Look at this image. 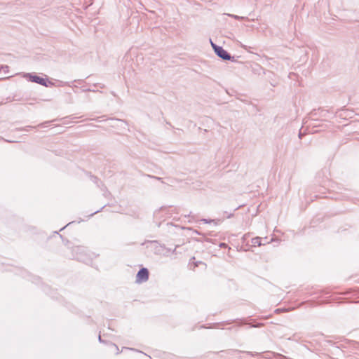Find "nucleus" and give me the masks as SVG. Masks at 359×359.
I'll use <instances>...</instances> for the list:
<instances>
[{
    "label": "nucleus",
    "mask_w": 359,
    "mask_h": 359,
    "mask_svg": "<svg viewBox=\"0 0 359 359\" xmlns=\"http://www.w3.org/2000/svg\"><path fill=\"white\" fill-rule=\"evenodd\" d=\"M74 258L86 264L91 263L92 260L96 258L98 255L95 252H90L89 250L84 246H75L72 248Z\"/></svg>",
    "instance_id": "f257e3e1"
},
{
    "label": "nucleus",
    "mask_w": 359,
    "mask_h": 359,
    "mask_svg": "<svg viewBox=\"0 0 359 359\" xmlns=\"http://www.w3.org/2000/svg\"><path fill=\"white\" fill-rule=\"evenodd\" d=\"M211 45L212 48L214 49L216 55L222 58L224 60H231L233 62H236L237 60L235 57L231 56V55L225 50L222 46H219L211 41Z\"/></svg>",
    "instance_id": "f03ea898"
},
{
    "label": "nucleus",
    "mask_w": 359,
    "mask_h": 359,
    "mask_svg": "<svg viewBox=\"0 0 359 359\" xmlns=\"http://www.w3.org/2000/svg\"><path fill=\"white\" fill-rule=\"evenodd\" d=\"M25 76L29 78L30 81L41 84L46 87H49L54 85V83L52 81H48L36 75L27 74Z\"/></svg>",
    "instance_id": "7ed1b4c3"
},
{
    "label": "nucleus",
    "mask_w": 359,
    "mask_h": 359,
    "mask_svg": "<svg viewBox=\"0 0 359 359\" xmlns=\"http://www.w3.org/2000/svg\"><path fill=\"white\" fill-rule=\"evenodd\" d=\"M149 270L147 268H142L136 276V283H141L149 279Z\"/></svg>",
    "instance_id": "20e7f679"
},
{
    "label": "nucleus",
    "mask_w": 359,
    "mask_h": 359,
    "mask_svg": "<svg viewBox=\"0 0 359 359\" xmlns=\"http://www.w3.org/2000/svg\"><path fill=\"white\" fill-rule=\"evenodd\" d=\"M261 241H262V238H260V237L253 238L251 240L252 245V246H261L262 245Z\"/></svg>",
    "instance_id": "39448f33"
},
{
    "label": "nucleus",
    "mask_w": 359,
    "mask_h": 359,
    "mask_svg": "<svg viewBox=\"0 0 359 359\" xmlns=\"http://www.w3.org/2000/svg\"><path fill=\"white\" fill-rule=\"evenodd\" d=\"M201 221L204 222L205 224L214 223L215 225L219 224V222H221L220 219H202Z\"/></svg>",
    "instance_id": "423d86ee"
},
{
    "label": "nucleus",
    "mask_w": 359,
    "mask_h": 359,
    "mask_svg": "<svg viewBox=\"0 0 359 359\" xmlns=\"http://www.w3.org/2000/svg\"><path fill=\"white\" fill-rule=\"evenodd\" d=\"M230 17L231 18H233L234 19L236 20H242V19H245L246 18L245 17H241V16H238V15H229Z\"/></svg>",
    "instance_id": "0eeeda50"
},
{
    "label": "nucleus",
    "mask_w": 359,
    "mask_h": 359,
    "mask_svg": "<svg viewBox=\"0 0 359 359\" xmlns=\"http://www.w3.org/2000/svg\"><path fill=\"white\" fill-rule=\"evenodd\" d=\"M219 247H220V248H226V247H227V245H226V243H221L219 244Z\"/></svg>",
    "instance_id": "6e6552de"
},
{
    "label": "nucleus",
    "mask_w": 359,
    "mask_h": 359,
    "mask_svg": "<svg viewBox=\"0 0 359 359\" xmlns=\"http://www.w3.org/2000/svg\"><path fill=\"white\" fill-rule=\"evenodd\" d=\"M113 346H114V348H116V351H117V352H116V353H117V354H118V353H119V349H118V347L116 344H113Z\"/></svg>",
    "instance_id": "1a4fd4ad"
},
{
    "label": "nucleus",
    "mask_w": 359,
    "mask_h": 359,
    "mask_svg": "<svg viewBox=\"0 0 359 359\" xmlns=\"http://www.w3.org/2000/svg\"><path fill=\"white\" fill-rule=\"evenodd\" d=\"M55 120H52L51 121L45 122V123H42L41 125H42L43 126H46V124H48V123H53V122H55Z\"/></svg>",
    "instance_id": "9d476101"
},
{
    "label": "nucleus",
    "mask_w": 359,
    "mask_h": 359,
    "mask_svg": "<svg viewBox=\"0 0 359 359\" xmlns=\"http://www.w3.org/2000/svg\"><path fill=\"white\" fill-rule=\"evenodd\" d=\"M98 339H99V341L101 342V343H104V341L102 339V337L100 335H99V337H98Z\"/></svg>",
    "instance_id": "9b49d317"
},
{
    "label": "nucleus",
    "mask_w": 359,
    "mask_h": 359,
    "mask_svg": "<svg viewBox=\"0 0 359 359\" xmlns=\"http://www.w3.org/2000/svg\"><path fill=\"white\" fill-rule=\"evenodd\" d=\"M241 47H242V48H243L245 50H248V47H247V46H245V45H242V46H241Z\"/></svg>",
    "instance_id": "f8f14e48"
},
{
    "label": "nucleus",
    "mask_w": 359,
    "mask_h": 359,
    "mask_svg": "<svg viewBox=\"0 0 359 359\" xmlns=\"http://www.w3.org/2000/svg\"><path fill=\"white\" fill-rule=\"evenodd\" d=\"M72 224V222H69V224H67L65 226L62 227L60 231L63 230L66 226H67L68 225H69V224Z\"/></svg>",
    "instance_id": "ddd939ff"
},
{
    "label": "nucleus",
    "mask_w": 359,
    "mask_h": 359,
    "mask_svg": "<svg viewBox=\"0 0 359 359\" xmlns=\"http://www.w3.org/2000/svg\"><path fill=\"white\" fill-rule=\"evenodd\" d=\"M99 212H100V210H97V211L94 212L93 213L90 214V216H93V215H95Z\"/></svg>",
    "instance_id": "4468645a"
},
{
    "label": "nucleus",
    "mask_w": 359,
    "mask_h": 359,
    "mask_svg": "<svg viewBox=\"0 0 359 359\" xmlns=\"http://www.w3.org/2000/svg\"><path fill=\"white\" fill-rule=\"evenodd\" d=\"M195 233L198 235H201V233H199L198 231H195Z\"/></svg>",
    "instance_id": "2eb2a0df"
},
{
    "label": "nucleus",
    "mask_w": 359,
    "mask_h": 359,
    "mask_svg": "<svg viewBox=\"0 0 359 359\" xmlns=\"http://www.w3.org/2000/svg\"><path fill=\"white\" fill-rule=\"evenodd\" d=\"M116 122H121L120 120H115Z\"/></svg>",
    "instance_id": "dca6fc26"
}]
</instances>
